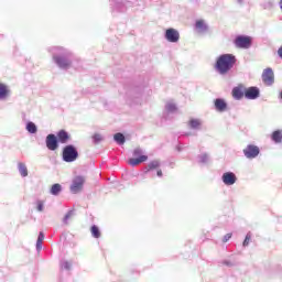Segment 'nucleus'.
Instances as JSON below:
<instances>
[{"label":"nucleus","mask_w":282,"mask_h":282,"mask_svg":"<svg viewBox=\"0 0 282 282\" xmlns=\"http://www.w3.org/2000/svg\"><path fill=\"white\" fill-rule=\"evenodd\" d=\"M156 175H158V177H162V170H158Z\"/></svg>","instance_id":"41"},{"label":"nucleus","mask_w":282,"mask_h":282,"mask_svg":"<svg viewBox=\"0 0 282 282\" xmlns=\"http://www.w3.org/2000/svg\"><path fill=\"white\" fill-rule=\"evenodd\" d=\"M192 3H199V0H191Z\"/></svg>","instance_id":"42"},{"label":"nucleus","mask_w":282,"mask_h":282,"mask_svg":"<svg viewBox=\"0 0 282 282\" xmlns=\"http://www.w3.org/2000/svg\"><path fill=\"white\" fill-rule=\"evenodd\" d=\"M62 270H72V262L64 260L61 262Z\"/></svg>","instance_id":"34"},{"label":"nucleus","mask_w":282,"mask_h":282,"mask_svg":"<svg viewBox=\"0 0 282 282\" xmlns=\"http://www.w3.org/2000/svg\"><path fill=\"white\" fill-rule=\"evenodd\" d=\"M83 186H85V178L83 176H76L70 184V193H73V195L80 193Z\"/></svg>","instance_id":"7"},{"label":"nucleus","mask_w":282,"mask_h":282,"mask_svg":"<svg viewBox=\"0 0 282 282\" xmlns=\"http://www.w3.org/2000/svg\"><path fill=\"white\" fill-rule=\"evenodd\" d=\"M243 155L247 160H254L259 158V153H261V149L254 144H248L243 150Z\"/></svg>","instance_id":"6"},{"label":"nucleus","mask_w":282,"mask_h":282,"mask_svg":"<svg viewBox=\"0 0 282 282\" xmlns=\"http://www.w3.org/2000/svg\"><path fill=\"white\" fill-rule=\"evenodd\" d=\"M195 29L198 34H206V32H208V25L206 24V22H204V20L196 21Z\"/></svg>","instance_id":"16"},{"label":"nucleus","mask_w":282,"mask_h":282,"mask_svg":"<svg viewBox=\"0 0 282 282\" xmlns=\"http://www.w3.org/2000/svg\"><path fill=\"white\" fill-rule=\"evenodd\" d=\"M234 100H241L246 96V88L243 86H236L231 90Z\"/></svg>","instance_id":"14"},{"label":"nucleus","mask_w":282,"mask_h":282,"mask_svg":"<svg viewBox=\"0 0 282 282\" xmlns=\"http://www.w3.org/2000/svg\"><path fill=\"white\" fill-rule=\"evenodd\" d=\"M142 6V0H110L112 12H127L129 8H138Z\"/></svg>","instance_id":"3"},{"label":"nucleus","mask_w":282,"mask_h":282,"mask_svg":"<svg viewBox=\"0 0 282 282\" xmlns=\"http://www.w3.org/2000/svg\"><path fill=\"white\" fill-rule=\"evenodd\" d=\"M10 96V88L8 85L0 83V100H6Z\"/></svg>","instance_id":"17"},{"label":"nucleus","mask_w":282,"mask_h":282,"mask_svg":"<svg viewBox=\"0 0 282 282\" xmlns=\"http://www.w3.org/2000/svg\"><path fill=\"white\" fill-rule=\"evenodd\" d=\"M262 80L265 85H273L274 84V72L272 68H265L262 73Z\"/></svg>","instance_id":"12"},{"label":"nucleus","mask_w":282,"mask_h":282,"mask_svg":"<svg viewBox=\"0 0 282 282\" xmlns=\"http://www.w3.org/2000/svg\"><path fill=\"white\" fill-rule=\"evenodd\" d=\"M214 107L216 111H218L219 113H224V111H227L228 109V102H226V99L224 98H216L214 100Z\"/></svg>","instance_id":"13"},{"label":"nucleus","mask_w":282,"mask_h":282,"mask_svg":"<svg viewBox=\"0 0 282 282\" xmlns=\"http://www.w3.org/2000/svg\"><path fill=\"white\" fill-rule=\"evenodd\" d=\"M50 193L54 197H58V195H61V193H63V185H61L58 183L53 184L51 186Z\"/></svg>","instance_id":"18"},{"label":"nucleus","mask_w":282,"mask_h":282,"mask_svg":"<svg viewBox=\"0 0 282 282\" xmlns=\"http://www.w3.org/2000/svg\"><path fill=\"white\" fill-rule=\"evenodd\" d=\"M165 110L169 112V113H175L177 111V106L171 101H169L166 105H165Z\"/></svg>","instance_id":"29"},{"label":"nucleus","mask_w":282,"mask_h":282,"mask_svg":"<svg viewBox=\"0 0 282 282\" xmlns=\"http://www.w3.org/2000/svg\"><path fill=\"white\" fill-rule=\"evenodd\" d=\"M230 239H232V234H227L224 236L223 242L228 243V241H230Z\"/></svg>","instance_id":"38"},{"label":"nucleus","mask_w":282,"mask_h":282,"mask_svg":"<svg viewBox=\"0 0 282 282\" xmlns=\"http://www.w3.org/2000/svg\"><path fill=\"white\" fill-rule=\"evenodd\" d=\"M184 149H186V145H184L183 143H178V144L176 145V151H178V153L182 152V151H184Z\"/></svg>","instance_id":"39"},{"label":"nucleus","mask_w":282,"mask_h":282,"mask_svg":"<svg viewBox=\"0 0 282 282\" xmlns=\"http://www.w3.org/2000/svg\"><path fill=\"white\" fill-rule=\"evenodd\" d=\"M261 96V90H259V87L251 86L248 88H245V98L247 100H257Z\"/></svg>","instance_id":"10"},{"label":"nucleus","mask_w":282,"mask_h":282,"mask_svg":"<svg viewBox=\"0 0 282 282\" xmlns=\"http://www.w3.org/2000/svg\"><path fill=\"white\" fill-rule=\"evenodd\" d=\"M147 160H149V156L148 155H140L135 159H130L129 160V164L131 166H138V164H142V162H147Z\"/></svg>","instance_id":"19"},{"label":"nucleus","mask_w":282,"mask_h":282,"mask_svg":"<svg viewBox=\"0 0 282 282\" xmlns=\"http://www.w3.org/2000/svg\"><path fill=\"white\" fill-rule=\"evenodd\" d=\"M74 215H76V212L74 209L68 210L67 214L63 218V224H65V226H67V224H69V219H72V217H74Z\"/></svg>","instance_id":"28"},{"label":"nucleus","mask_w":282,"mask_h":282,"mask_svg":"<svg viewBox=\"0 0 282 282\" xmlns=\"http://www.w3.org/2000/svg\"><path fill=\"white\" fill-rule=\"evenodd\" d=\"M260 6L263 10H274V0H263Z\"/></svg>","instance_id":"24"},{"label":"nucleus","mask_w":282,"mask_h":282,"mask_svg":"<svg viewBox=\"0 0 282 282\" xmlns=\"http://www.w3.org/2000/svg\"><path fill=\"white\" fill-rule=\"evenodd\" d=\"M221 182L225 186H235L237 184V174L235 172H225L221 175Z\"/></svg>","instance_id":"11"},{"label":"nucleus","mask_w":282,"mask_h":282,"mask_svg":"<svg viewBox=\"0 0 282 282\" xmlns=\"http://www.w3.org/2000/svg\"><path fill=\"white\" fill-rule=\"evenodd\" d=\"M234 43L239 50H250V47H252V37L248 35H238Z\"/></svg>","instance_id":"5"},{"label":"nucleus","mask_w":282,"mask_h":282,"mask_svg":"<svg viewBox=\"0 0 282 282\" xmlns=\"http://www.w3.org/2000/svg\"><path fill=\"white\" fill-rule=\"evenodd\" d=\"M189 127L191 129H199V127H202V121L199 119H191Z\"/></svg>","instance_id":"31"},{"label":"nucleus","mask_w":282,"mask_h":282,"mask_svg":"<svg viewBox=\"0 0 282 282\" xmlns=\"http://www.w3.org/2000/svg\"><path fill=\"white\" fill-rule=\"evenodd\" d=\"M113 140L117 144H119L120 147H122V144H124L127 142V138L124 137V134H122V132H118L113 135Z\"/></svg>","instance_id":"21"},{"label":"nucleus","mask_w":282,"mask_h":282,"mask_svg":"<svg viewBox=\"0 0 282 282\" xmlns=\"http://www.w3.org/2000/svg\"><path fill=\"white\" fill-rule=\"evenodd\" d=\"M63 162L72 163L78 160V149L74 144H67L62 150Z\"/></svg>","instance_id":"4"},{"label":"nucleus","mask_w":282,"mask_h":282,"mask_svg":"<svg viewBox=\"0 0 282 282\" xmlns=\"http://www.w3.org/2000/svg\"><path fill=\"white\" fill-rule=\"evenodd\" d=\"M235 65H237V56L230 53H225L216 58L214 67L220 76H226Z\"/></svg>","instance_id":"2"},{"label":"nucleus","mask_w":282,"mask_h":282,"mask_svg":"<svg viewBox=\"0 0 282 282\" xmlns=\"http://www.w3.org/2000/svg\"><path fill=\"white\" fill-rule=\"evenodd\" d=\"M35 205L37 213H43V210H45V200L37 199Z\"/></svg>","instance_id":"32"},{"label":"nucleus","mask_w":282,"mask_h":282,"mask_svg":"<svg viewBox=\"0 0 282 282\" xmlns=\"http://www.w3.org/2000/svg\"><path fill=\"white\" fill-rule=\"evenodd\" d=\"M18 171H19L21 177H28V175H29L28 165H25V163L19 162L18 163Z\"/></svg>","instance_id":"22"},{"label":"nucleus","mask_w":282,"mask_h":282,"mask_svg":"<svg viewBox=\"0 0 282 282\" xmlns=\"http://www.w3.org/2000/svg\"><path fill=\"white\" fill-rule=\"evenodd\" d=\"M50 52L53 56V63H55L59 69H69V67H72L74 55L69 50L63 46H53L50 48Z\"/></svg>","instance_id":"1"},{"label":"nucleus","mask_w":282,"mask_h":282,"mask_svg":"<svg viewBox=\"0 0 282 282\" xmlns=\"http://www.w3.org/2000/svg\"><path fill=\"white\" fill-rule=\"evenodd\" d=\"M56 138L59 144H67L69 142L70 135H69V132H67V130L62 129L57 131Z\"/></svg>","instance_id":"15"},{"label":"nucleus","mask_w":282,"mask_h":282,"mask_svg":"<svg viewBox=\"0 0 282 282\" xmlns=\"http://www.w3.org/2000/svg\"><path fill=\"white\" fill-rule=\"evenodd\" d=\"M250 241H252V232H247L245 240L242 242V248H248L250 246Z\"/></svg>","instance_id":"30"},{"label":"nucleus","mask_w":282,"mask_h":282,"mask_svg":"<svg viewBox=\"0 0 282 282\" xmlns=\"http://www.w3.org/2000/svg\"><path fill=\"white\" fill-rule=\"evenodd\" d=\"M43 239H45V234L43 231H40L36 240V251L41 252L43 250Z\"/></svg>","instance_id":"23"},{"label":"nucleus","mask_w":282,"mask_h":282,"mask_svg":"<svg viewBox=\"0 0 282 282\" xmlns=\"http://www.w3.org/2000/svg\"><path fill=\"white\" fill-rule=\"evenodd\" d=\"M209 156L206 153H202L198 155L199 164H208Z\"/></svg>","instance_id":"33"},{"label":"nucleus","mask_w":282,"mask_h":282,"mask_svg":"<svg viewBox=\"0 0 282 282\" xmlns=\"http://www.w3.org/2000/svg\"><path fill=\"white\" fill-rule=\"evenodd\" d=\"M140 155H142V149H140V148L134 149L133 156L140 158Z\"/></svg>","instance_id":"37"},{"label":"nucleus","mask_w":282,"mask_h":282,"mask_svg":"<svg viewBox=\"0 0 282 282\" xmlns=\"http://www.w3.org/2000/svg\"><path fill=\"white\" fill-rule=\"evenodd\" d=\"M93 142H94L95 144H99V142H102V134H100V133L94 134V135H93Z\"/></svg>","instance_id":"35"},{"label":"nucleus","mask_w":282,"mask_h":282,"mask_svg":"<svg viewBox=\"0 0 282 282\" xmlns=\"http://www.w3.org/2000/svg\"><path fill=\"white\" fill-rule=\"evenodd\" d=\"M90 232H91V236L94 237V239H100V228H98V226L93 225L90 227Z\"/></svg>","instance_id":"27"},{"label":"nucleus","mask_w":282,"mask_h":282,"mask_svg":"<svg viewBox=\"0 0 282 282\" xmlns=\"http://www.w3.org/2000/svg\"><path fill=\"white\" fill-rule=\"evenodd\" d=\"M25 129L29 133H32V134H34L39 131V127H36V123H34L32 121L26 122Z\"/></svg>","instance_id":"25"},{"label":"nucleus","mask_w":282,"mask_h":282,"mask_svg":"<svg viewBox=\"0 0 282 282\" xmlns=\"http://www.w3.org/2000/svg\"><path fill=\"white\" fill-rule=\"evenodd\" d=\"M164 39L169 43H178L180 42V31L176 29L170 28L165 30Z\"/></svg>","instance_id":"9"},{"label":"nucleus","mask_w":282,"mask_h":282,"mask_svg":"<svg viewBox=\"0 0 282 282\" xmlns=\"http://www.w3.org/2000/svg\"><path fill=\"white\" fill-rule=\"evenodd\" d=\"M155 169H160V161L154 160L151 161L147 166H145V173H149V171H153Z\"/></svg>","instance_id":"26"},{"label":"nucleus","mask_w":282,"mask_h":282,"mask_svg":"<svg viewBox=\"0 0 282 282\" xmlns=\"http://www.w3.org/2000/svg\"><path fill=\"white\" fill-rule=\"evenodd\" d=\"M221 264L226 265L227 268H235V262H232L230 260H223Z\"/></svg>","instance_id":"36"},{"label":"nucleus","mask_w":282,"mask_h":282,"mask_svg":"<svg viewBox=\"0 0 282 282\" xmlns=\"http://www.w3.org/2000/svg\"><path fill=\"white\" fill-rule=\"evenodd\" d=\"M45 145L48 151H56L59 147L58 138L54 133H50L46 135Z\"/></svg>","instance_id":"8"},{"label":"nucleus","mask_w":282,"mask_h":282,"mask_svg":"<svg viewBox=\"0 0 282 282\" xmlns=\"http://www.w3.org/2000/svg\"><path fill=\"white\" fill-rule=\"evenodd\" d=\"M271 140L274 144H281L282 142V130H275L271 134Z\"/></svg>","instance_id":"20"},{"label":"nucleus","mask_w":282,"mask_h":282,"mask_svg":"<svg viewBox=\"0 0 282 282\" xmlns=\"http://www.w3.org/2000/svg\"><path fill=\"white\" fill-rule=\"evenodd\" d=\"M246 0H237L238 6H243Z\"/></svg>","instance_id":"40"}]
</instances>
